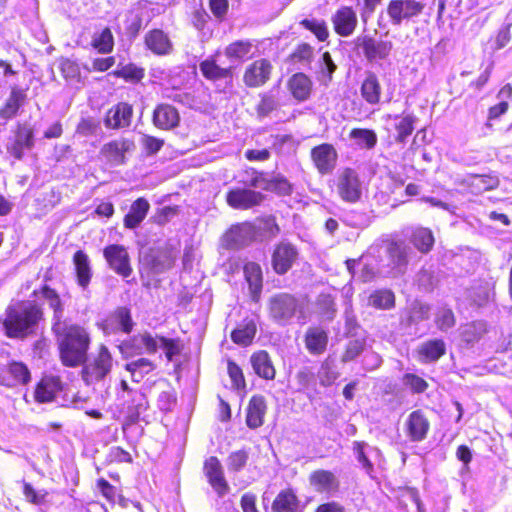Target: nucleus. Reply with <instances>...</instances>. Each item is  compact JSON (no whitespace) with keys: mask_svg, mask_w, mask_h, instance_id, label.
Listing matches in <instances>:
<instances>
[{"mask_svg":"<svg viewBox=\"0 0 512 512\" xmlns=\"http://www.w3.org/2000/svg\"><path fill=\"white\" fill-rule=\"evenodd\" d=\"M414 255L412 247L402 239L384 240L369 248V256L379 259L378 271L389 277L405 274Z\"/></svg>","mask_w":512,"mask_h":512,"instance_id":"1","label":"nucleus"},{"mask_svg":"<svg viewBox=\"0 0 512 512\" xmlns=\"http://www.w3.org/2000/svg\"><path fill=\"white\" fill-rule=\"evenodd\" d=\"M53 332L57 336L62 364L66 367L82 365L87 358L91 342L87 330L77 324H65L58 331Z\"/></svg>","mask_w":512,"mask_h":512,"instance_id":"2","label":"nucleus"},{"mask_svg":"<svg viewBox=\"0 0 512 512\" xmlns=\"http://www.w3.org/2000/svg\"><path fill=\"white\" fill-rule=\"evenodd\" d=\"M43 311L34 301H20L7 307L3 327L9 338H25L36 333Z\"/></svg>","mask_w":512,"mask_h":512,"instance_id":"3","label":"nucleus"},{"mask_svg":"<svg viewBox=\"0 0 512 512\" xmlns=\"http://www.w3.org/2000/svg\"><path fill=\"white\" fill-rule=\"evenodd\" d=\"M269 316L276 324L287 326L296 318L298 322L306 321L304 302L289 293H277L268 302Z\"/></svg>","mask_w":512,"mask_h":512,"instance_id":"4","label":"nucleus"},{"mask_svg":"<svg viewBox=\"0 0 512 512\" xmlns=\"http://www.w3.org/2000/svg\"><path fill=\"white\" fill-rule=\"evenodd\" d=\"M82 378L87 384H92L103 380L111 371L113 358L109 349L105 345H100L97 353L86 358L82 363Z\"/></svg>","mask_w":512,"mask_h":512,"instance_id":"5","label":"nucleus"},{"mask_svg":"<svg viewBox=\"0 0 512 512\" xmlns=\"http://www.w3.org/2000/svg\"><path fill=\"white\" fill-rule=\"evenodd\" d=\"M336 190L344 202H358L362 196L363 185L357 171L352 168L340 170L336 179Z\"/></svg>","mask_w":512,"mask_h":512,"instance_id":"6","label":"nucleus"},{"mask_svg":"<svg viewBox=\"0 0 512 512\" xmlns=\"http://www.w3.org/2000/svg\"><path fill=\"white\" fill-rule=\"evenodd\" d=\"M424 4L417 0H392L387 7V14L393 25L399 26L422 13Z\"/></svg>","mask_w":512,"mask_h":512,"instance_id":"7","label":"nucleus"},{"mask_svg":"<svg viewBox=\"0 0 512 512\" xmlns=\"http://www.w3.org/2000/svg\"><path fill=\"white\" fill-rule=\"evenodd\" d=\"M157 349V338L153 337L150 333L147 332L134 335L119 345V350L125 358H129L134 355H141L144 352L153 354L157 351Z\"/></svg>","mask_w":512,"mask_h":512,"instance_id":"8","label":"nucleus"},{"mask_svg":"<svg viewBox=\"0 0 512 512\" xmlns=\"http://www.w3.org/2000/svg\"><path fill=\"white\" fill-rule=\"evenodd\" d=\"M103 256L110 269L116 274L127 278L132 274L130 256L127 249L118 244H111L104 248Z\"/></svg>","mask_w":512,"mask_h":512,"instance_id":"9","label":"nucleus"},{"mask_svg":"<svg viewBox=\"0 0 512 512\" xmlns=\"http://www.w3.org/2000/svg\"><path fill=\"white\" fill-rule=\"evenodd\" d=\"M134 148L135 144L132 140L121 138L104 144L100 155L111 167H117L125 164L126 153L131 152Z\"/></svg>","mask_w":512,"mask_h":512,"instance_id":"10","label":"nucleus"},{"mask_svg":"<svg viewBox=\"0 0 512 512\" xmlns=\"http://www.w3.org/2000/svg\"><path fill=\"white\" fill-rule=\"evenodd\" d=\"M272 70L273 66L269 60L257 59L245 68L243 82L249 88L261 87L270 79Z\"/></svg>","mask_w":512,"mask_h":512,"instance_id":"11","label":"nucleus"},{"mask_svg":"<svg viewBox=\"0 0 512 512\" xmlns=\"http://www.w3.org/2000/svg\"><path fill=\"white\" fill-rule=\"evenodd\" d=\"M298 258L297 248L286 241L276 245L272 253V267L278 275L286 274Z\"/></svg>","mask_w":512,"mask_h":512,"instance_id":"12","label":"nucleus"},{"mask_svg":"<svg viewBox=\"0 0 512 512\" xmlns=\"http://www.w3.org/2000/svg\"><path fill=\"white\" fill-rule=\"evenodd\" d=\"M311 159L321 175L332 173L336 167L338 153L334 146L329 143H323L315 146L311 150Z\"/></svg>","mask_w":512,"mask_h":512,"instance_id":"13","label":"nucleus"},{"mask_svg":"<svg viewBox=\"0 0 512 512\" xmlns=\"http://www.w3.org/2000/svg\"><path fill=\"white\" fill-rule=\"evenodd\" d=\"M141 264L154 275L164 273L173 265V257L166 249H150L141 258Z\"/></svg>","mask_w":512,"mask_h":512,"instance_id":"14","label":"nucleus"},{"mask_svg":"<svg viewBox=\"0 0 512 512\" xmlns=\"http://www.w3.org/2000/svg\"><path fill=\"white\" fill-rule=\"evenodd\" d=\"M429 429L430 422L420 409L411 412L404 423L405 434L412 442L423 441L427 437Z\"/></svg>","mask_w":512,"mask_h":512,"instance_id":"15","label":"nucleus"},{"mask_svg":"<svg viewBox=\"0 0 512 512\" xmlns=\"http://www.w3.org/2000/svg\"><path fill=\"white\" fill-rule=\"evenodd\" d=\"M33 295L38 299L44 300L49 308L53 310V331H58L61 326L65 325L63 323L64 304L59 294L54 289L50 288L48 285H44L39 291H34Z\"/></svg>","mask_w":512,"mask_h":512,"instance_id":"16","label":"nucleus"},{"mask_svg":"<svg viewBox=\"0 0 512 512\" xmlns=\"http://www.w3.org/2000/svg\"><path fill=\"white\" fill-rule=\"evenodd\" d=\"M133 326L134 322L131 317V312L126 307H118L101 324V328L106 335L116 333L117 331L129 334Z\"/></svg>","mask_w":512,"mask_h":512,"instance_id":"17","label":"nucleus"},{"mask_svg":"<svg viewBox=\"0 0 512 512\" xmlns=\"http://www.w3.org/2000/svg\"><path fill=\"white\" fill-rule=\"evenodd\" d=\"M334 31L341 37H349L357 27L358 18L352 7L341 6L331 17Z\"/></svg>","mask_w":512,"mask_h":512,"instance_id":"18","label":"nucleus"},{"mask_svg":"<svg viewBox=\"0 0 512 512\" xmlns=\"http://www.w3.org/2000/svg\"><path fill=\"white\" fill-rule=\"evenodd\" d=\"M204 474L219 497H223L228 493L229 485L224 477L223 467L217 457L211 456L205 461Z\"/></svg>","mask_w":512,"mask_h":512,"instance_id":"19","label":"nucleus"},{"mask_svg":"<svg viewBox=\"0 0 512 512\" xmlns=\"http://www.w3.org/2000/svg\"><path fill=\"white\" fill-rule=\"evenodd\" d=\"M263 198L262 193L244 188L232 189L226 195L227 203L235 209H249L259 205Z\"/></svg>","mask_w":512,"mask_h":512,"instance_id":"20","label":"nucleus"},{"mask_svg":"<svg viewBox=\"0 0 512 512\" xmlns=\"http://www.w3.org/2000/svg\"><path fill=\"white\" fill-rule=\"evenodd\" d=\"M357 42L362 46L364 55L370 62L386 59L392 50L390 41L375 40L365 36L357 38Z\"/></svg>","mask_w":512,"mask_h":512,"instance_id":"21","label":"nucleus"},{"mask_svg":"<svg viewBox=\"0 0 512 512\" xmlns=\"http://www.w3.org/2000/svg\"><path fill=\"white\" fill-rule=\"evenodd\" d=\"M30 379V371L22 362H11L6 370L0 373V385L9 388L17 384H27Z\"/></svg>","mask_w":512,"mask_h":512,"instance_id":"22","label":"nucleus"},{"mask_svg":"<svg viewBox=\"0 0 512 512\" xmlns=\"http://www.w3.org/2000/svg\"><path fill=\"white\" fill-rule=\"evenodd\" d=\"M132 114V106L128 103L120 102L108 110L104 120L105 126L110 129L128 127L131 123Z\"/></svg>","mask_w":512,"mask_h":512,"instance_id":"23","label":"nucleus"},{"mask_svg":"<svg viewBox=\"0 0 512 512\" xmlns=\"http://www.w3.org/2000/svg\"><path fill=\"white\" fill-rule=\"evenodd\" d=\"M254 230L250 224L242 223L232 226L224 235V242L230 249L241 248L252 241Z\"/></svg>","mask_w":512,"mask_h":512,"instance_id":"24","label":"nucleus"},{"mask_svg":"<svg viewBox=\"0 0 512 512\" xmlns=\"http://www.w3.org/2000/svg\"><path fill=\"white\" fill-rule=\"evenodd\" d=\"M145 46L155 55H168L173 49L169 36L161 29L148 31L144 37Z\"/></svg>","mask_w":512,"mask_h":512,"instance_id":"25","label":"nucleus"},{"mask_svg":"<svg viewBox=\"0 0 512 512\" xmlns=\"http://www.w3.org/2000/svg\"><path fill=\"white\" fill-rule=\"evenodd\" d=\"M387 121L392 122V126L397 132L395 137L396 142L404 144L407 138L412 134L414 125L417 121V117L410 114H388L386 116Z\"/></svg>","mask_w":512,"mask_h":512,"instance_id":"26","label":"nucleus"},{"mask_svg":"<svg viewBox=\"0 0 512 512\" xmlns=\"http://www.w3.org/2000/svg\"><path fill=\"white\" fill-rule=\"evenodd\" d=\"M309 483L319 493H331L338 490L339 480L329 470H316L309 476Z\"/></svg>","mask_w":512,"mask_h":512,"instance_id":"27","label":"nucleus"},{"mask_svg":"<svg viewBox=\"0 0 512 512\" xmlns=\"http://www.w3.org/2000/svg\"><path fill=\"white\" fill-rule=\"evenodd\" d=\"M363 260H365V262H358L354 259H349L346 261L347 269L352 275V277H355V267L360 265H362V268L358 278L362 282H369L376 275H383L378 271L379 259L374 258L373 256H369V251L367 252V255L363 258Z\"/></svg>","mask_w":512,"mask_h":512,"instance_id":"28","label":"nucleus"},{"mask_svg":"<svg viewBox=\"0 0 512 512\" xmlns=\"http://www.w3.org/2000/svg\"><path fill=\"white\" fill-rule=\"evenodd\" d=\"M62 390V383L57 376H44L35 389V400L39 403L51 402Z\"/></svg>","mask_w":512,"mask_h":512,"instance_id":"29","label":"nucleus"},{"mask_svg":"<svg viewBox=\"0 0 512 512\" xmlns=\"http://www.w3.org/2000/svg\"><path fill=\"white\" fill-rule=\"evenodd\" d=\"M180 116L177 109L169 104H159L153 112V123L156 127L169 130L178 126Z\"/></svg>","mask_w":512,"mask_h":512,"instance_id":"30","label":"nucleus"},{"mask_svg":"<svg viewBox=\"0 0 512 512\" xmlns=\"http://www.w3.org/2000/svg\"><path fill=\"white\" fill-rule=\"evenodd\" d=\"M267 406L263 396L254 395L247 407L246 424L251 429L259 428L264 423Z\"/></svg>","mask_w":512,"mask_h":512,"instance_id":"31","label":"nucleus"},{"mask_svg":"<svg viewBox=\"0 0 512 512\" xmlns=\"http://www.w3.org/2000/svg\"><path fill=\"white\" fill-rule=\"evenodd\" d=\"M305 347L310 354H322L328 344L327 332L320 327H310L305 333Z\"/></svg>","mask_w":512,"mask_h":512,"instance_id":"32","label":"nucleus"},{"mask_svg":"<svg viewBox=\"0 0 512 512\" xmlns=\"http://www.w3.org/2000/svg\"><path fill=\"white\" fill-rule=\"evenodd\" d=\"M33 132L27 127H20L15 135V139L7 145L8 152L16 159H22L25 149H31L33 146Z\"/></svg>","mask_w":512,"mask_h":512,"instance_id":"33","label":"nucleus"},{"mask_svg":"<svg viewBox=\"0 0 512 512\" xmlns=\"http://www.w3.org/2000/svg\"><path fill=\"white\" fill-rule=\"evenodd\" d=\"M251 365L254 372L261 378L266 380H272L275 378V368L272 364L269 354L264 351H258L251 356Z\"/></svg>","mask_w":512,"mask_h":512,"instance_id":"34","label":"nucleus"},{"mask_svg":"<svg viewBox=\"0 0 512 512\" xmlns=\"http://www.w3.org/2000/svg\"><path fill=\"white\" fill-rule=\"evenodd\" d=\"M149 209L150 204L145 198L135 200L124 217V226L129 229L137 228L145 219Z\"/></svg>","mask_w":512,"mask_h":512,"instance_id":"35","label":"nucleus"},{"mask_svg":"<svg viewBox=\"0 0 512 512\" xmlns=\"http://www.w3.org/2000/svg\"><path fill=\"white\" fill-rule=\"evenodd\" d=\"M381 90L378 77L368 72L360 87L362 98L370 105H377L380 102Z\"/></svg>","mask_w":512,"mask_h":512,"instance_id":"36","label":"nucleus"},{"mask_svg":"<svg viewBox=\"0 0 512 512\" xmlns=\"http://www.w3.org/2000/svg\"><path fill=\"white\" fill-rule=\"evenodd\" d=\"M73 263L75 266L78 284L82 288H86L89 285L92 277V271L88 255L82 250L76 251L73 256Z\"/></svg>","mask_w":512,"mask_h":512,"instance_id":"37","label":"nucleus"},{"mask_svg":"<svg viewBox=\"0 0 512 512\" xmlns=\"http://www.w3.org/2000/svg\"><path fill=\"white\" fill-rule=\"evenodd\" d=\"M418 351L421 362H435L445 354L446 345L441 339H433L422 343Z\"/></svg>","mask_w":512,"mask_h":512,"instance_id":"38","label":"nucleus"},{"mask_svg":"<svg viewBox=\"0 0 512 512\" xmlns=\"http://www.w3.org/2000/svg\"><path fill=\"white\" fill-rule=\"evenodd\" d=\"M26 93L24 90L13 87L4 107L0 109V117L2 119H10L14 117L20 107L24 104Z\"/></svg>","mask_w":512,"mask_h":512,"instance_id":"39","label":"nucleus"},{"mask_svg":"<svg viewBox=\"0 0 512 512\" xmlns=\"http://www.w3.org/2000/svg\"><path fill=\"white\" fill-rule=\"evenodd\" d=\"M244 275L249 284L252 298L257 300L262 291V270L259 264L248 262L244 266Z\"/></svg>","mask_w":512,"mask_h":512,"instance_id":"40","label":"nucleus"},{"mask_svg":"<svg viewBox=\"0 0 512 512\" xmlns=\"http://www.w3.org/2000/svg\"><path fill=\"white\" fill-rule=\"evenodd\" d=\"M410 242L419 252L426 254L433 248L435 239L430 229L419 227L413 230Z\"/></svg>","mask_w":512,"mask_h":512,"instance_id":"41","label":"nucleus"},{"mask_svg":"<svg viewBox=\"0 0 512 512\" xmlns=\"http://www.w3.org/2000/svg\"><path fill=\"white\" fill-rule=\"evenodd\" d=\"M292 95L299 101L306 100L311 92V81L303 73L294 74L289 80Z\"/></svg>","mask_w":512,"mask_h":512,"instance_id":"42","label":"nucleus"},{"mask_svg":"<svg viewBox=\"0 0 512 512\" xmlns=\"http://www.w3.org/2000/svg\"><path fill=\"white\" fill-rule=\"evenodd\" d=\"M199 68L203 76L209 80H220L232 77L231 68L220 67L212 58L202 61Z\"/></svg>","mask_w":512,"mask_h":512,"instance_id":"43","label":"nucleus"},{"mask_svg":"<svg viewBox=\"0 0 512 512\" xmlns=\"http://www.w3.org/2000/svg\"><path fill=\"white\" fill-rule=\"evenodd\" d=\"M256 331L257 328L255 322L253 320H248L233 330L231 333V339L236 344L247 346L252 342Z\"/></svg>","mask_w":512,"mask_h":512,"instance_id":"44","label":"nucleus"},{"mask_svg":"<svg viewBox=\"0 0 512 512\" xmlns=\"http://www.w3.org/2000/svg\"><path fill=\"white\" fill-rule=\"evenodd\" d=\"M58 67L62 76L71 83H82L79 64L76 60L61 57L58 60Z\"/></svg>","mask_w":512,"mask_h":512,"instance_id":"45","label":"nucleus"},{"mask_svg":"<svg viewBox=\"0 0 512 512\" xmlns=\"http://www.w3.org/2000/svg\"><path fill=\"white\" fill-rule=\"evenodd\" d=\"M467 183L475 193H482L496 188L499 184V180L497 177L491 175H470L467 179Z\"/></svg>","mask_w":512,"mask_h":512,"instance_id":"46","label":"nucleus"},{"mask_svg":"<svg viewBox=\"0 0 512 512\" xmlns=\"http://www.w3.org/2000/svg\"><path fill=\"white\" fill-rule=\"evenodd\" d=\"M91 45L99 53L107 54L112 52L114 47V37L111 30L106 27L100 33H95Z\"/></svg>","mask_w":512,"mask_h":512,"instance_id":"47","label":"nucleus"},{"mask_svg":"<svg viewBox=\"0 0 512 512\" xmlns=\"http://www.w3.org/2000/svg\"><path fill=\"white\" fill-rule=\"evenodd\" d=\"M297 498L291 491H281L272 504L273 512H295Z\"/></svg>","mask_w":512,"mask_h":512,"instance_id":"48","label":"nucleus"},{"mask_svg":"<svg viewBox=\"0 0 512 512\" xmlns=\"http://www.w3.org/2000/svg\"><path fill=\"white\" fill-rule=\"evenodd\" d=\"M368 304L377 309H390L395 304L394 293L387 289L374 291L369 296Z\"/></svg>","mask_w":512,"mask_h":512,"instance_id":"49","label":"nucleus"},{"mask_svg":"<svg viewBox=\"0 0 512 512\" xmlns=\"http://www.w3.org/2000/svg\"><path fill=\"white\" fill-rule=\"evenodd\" d=\"M253 45L248 40H239L229 44L225 49V55L229 59L243 60L251 54Z\"/></svg>","mask_w":512,"mask_h":512,"instance_id":"50","label":"nucleus"},{"mask_svg":"<svg viewBox=\"0 0 512 512\" xmlns=\"http://www.w3.org/2000/svg\"><path fill=\"white\" fill-rule=\"evenodd\" d=\"M350 138L361 148L372 149L377 144V135L370 129L354 128L350 132Z\"/></svg>","mask_w":512,"mask_h":512,"instance_id":"51","label":"nucleus"},{"mask_svg":"<svg viewBox=\"0 0 512 512\" xmlns=\"http://www.w3.org/2000/svg\"><path fill=\"white\" fill-rule=\"evenodd\" d=\"M295 379L299 386V390L306 392L308 395L316 392V377L310 368L303 367L300 369L296 373Z\"/></svg>","mask_w":512,"mask_h":512,"instance_id":"52","label":"nucleus"},{"mask_svg":"<svg viewBox=\"0 0 512 512\" xmlns=\"http://www.w3.org/2000/svg\"><path fill=\"white\" fill-rule=\"evenodd\" d=\"M346 345L345 352L342 355V362L347 363L358 357L366 346V337L364 335L354 336Z\"/></svg>","mask_w":512,"mask_h":512,"instance_id":"53","label":"nucleus"},{"mask_svg":"<svg viewBox=\"0 0 512 512\" xmlns=\"http://www.w3.org/2000/svg\"><path fill=\"white\" fill-rule=\"evenodd\" d=\"M338 376L339 374L335 370L333 362L328 359L322 362L317 372V378L320 385L323 387L331 386L337 380Z\"/></svg>","mask_w":512,"mask_h":512,"instance_id":"54","label":"nucleus"},{"mask_svg":"<svg viewBox=\"0 0 512 512\" xmlns=\"http://www.w3.org/2000/svg\"><path fill=\"white\" fill-rule=\"evenodd\" d=\"M113 75L123 78L127 82H139L144 77V69L137 67L135 64H127L118 67Z\"/></svg>","mask_w":512,"mask_h":512,"instance_id":"55","label":"nucleus"},{"mask_svg":"<svg viewBox=\"0 0 512 512\" xmlns=\"http://www.w3.org/2000/svg\"><path fill=\"white\" fill-rule=\"evenodd\" d=\"M435 323L439 330L446 332L455 326L456 320L452 309L440 307L435 315Z\"/></svg>","mask_w":512,"mask_h":512,"instance_id":"56","label":"nucleus"},{"mask_svg":"<svg viewBox=\"0 0 512 512\" xmlns=\"http://www.w3.org/2000/svg\"><path fill=\"white\" fill-rule=\"evenodd\" d=\"M305 29L311 31L319 41H325L329 36V31L324 20L315 18L304 19L300 23Z\"/></svg>","mask_w":512,"mask_h":512,"instance_id":"57","label":"nucleus"},{"mask_svg":"<svg viewBox=\"0 0 512 512\" xmlns=\"http://www.w3.org/2000/svg\"><path fill=\"white\" fill-rule=\"evenodd\" d=\"M278 107V101L271 93L260 94V102L256 106L257 115L261 118L268 116Z\"/></svg>","mask_w":512,"mask_h":512,"instance_id":"58","label":"nucleus"},{"mask_svg":"<svg viewBox=\"0 0 512 512\" xmlns=\"http://www.w3.org/2000/svg\"><path fill=\"white\" fill-rule=\"evenodd\" d=\"M343 222L353 228H364L370 224V217L365 212L351 210L344 215Z\"/></svg>","mask_w":512,"mask_h":512,"instance_id":"59","label":"nucleus"},{"mask_svg":"<svg viewBox=\"0 0 512 512\" xmlns=\"http://www.w3.org/2000/svg\"><path fill=\"white\" fill-rule=\"evenodd\" d=\"M369 446L364 442H354L353 443V450L356 455V458L358 462L362 465V468L366 471V473L373 477L372 473L374 471V466L372 462L369 460L365 449Z\"/></svg>","mask_w":512,"mask_h":512,"instance_id":"60","label":"nucleus"},{"mask_svg":"<svg viewBox=\"0 0 512 512\" xmlns=\"http://www.w3.org/2000/svg\"><path fill=\"white\" fill-rule=\"evenodd\" d=\"M402 383L415 394L423 393L428 388V383L423 378L413 373L404 374Z\"/></svg>","mask_w":512,"mask_h":512,"instance_id":"61","label":"nucleus"},{"mask_svg":"<svg viewBox=\"0 0 512 512\" xmlns=\"http://www.w3.org/2000/svg\"><path fill=\"white\" fill-rule=\"evenodd\" d=\"M23 494L25 499L34 505L44 504L48 495L46 490H35L34 487L28 482H24L23 484Z\"/></svg>","mask_w":512,"mask_h":512,"instance_id":"62","label":"nucleus"},{"mask_svg":"<svg viewBox=\"0 0 512 512\" xmlns=\"http://www.w3.org/2000/svg\"><path fill=\"white\" fill-rule=\"evenodd\" d=\"M317 305L320 310V313L326 318V319H333L335 314V302L331 295L329 294H321L318 297Z\"/></svg>","mask_w":512,"mask_h":512,"instance_id":"63","label":"nucleus"},{"mask_svg":"<svg viewBox=\"0 0 512 512\" xmlns=\"http://www.w3.org/2000/svg\"><path fill=\"white\" fill-rule=\"evenodd\" d=\"M127 371H138L139 378H143L145 375L149 374L154 368V364L147 358H139L137 360L131 361L125 365Z\"/></svg>","mask_w":512,"mask_h":512,"instance_id":"64","label":"nucleus"}]
</instances>
